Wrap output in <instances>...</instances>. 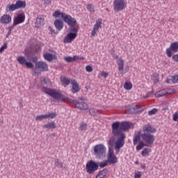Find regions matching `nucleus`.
I'll return each instance as SVG.
<instances>
[{"label": "nucleus", "instance_id": "obj_1", "mask_svg": "<svg viewBox=\"0 0 178 178\" xmlns=\"http://www.w3.org/2000/svg\"><path fill=\"white\" fill-rule=\"evenodd\" d=\"M42 90L44 94L49 95V97H51V98H54V99H59L65 104H73L75 105L76 108L80 109L81 111H87V109H88V104H87L86 102H80L77 100H74L70 97H65V95L62 94L60 90H56L55 89L47 87H43Z\"/></svg>", "mask_w": 178, "mask_h": 178}, {"label": "nucleus", "instance_id": "obj_2", "mask_svg": "<svg viewBox=\"0 0 178 178\" xmlns=\"http://www.w3.org/2000/svg\"><path fill=\"white\" fill-rule=\"evenodd\" d=\"M143 131H138L134 136V145H137L140 140H143V143H145L147 145H152L155 141V136L152 134L156 132V129L152 127L149 124L143 125Z\"/></svg>", "mask_w": 178, "mask_h": 178}, {"label": "nucleus", "instance_id": "obj_3", "mask_svg": "<svg viewBox=\"0 0 178 178\" xmlns=\"http://www.w3.org/2000/svg\"><path fill=\"white\" fill-rule=\"evenodd\" d=\"M112 133L117 134H124L123 131H127L130 129V123L129 122H119L116 121L111 124Z\"/></svg>", "mask_w": 178, "mask_h": 178}, {"label": "nucleus", "instance_id": "obj_4", "mask_svg": "<svg viewBox=\"0 0 178 178\" xmlns=\"http://www.w3.org/2000/svg\"><path fill=\"white\" fill-rule=\"evenodd\" d=\"M94 155L97 159H104L106 157V147L104 144L96 145L94 147Z\"/></svg>", "mask_w": 178, "mask_h": 178}, {"label": "nucleus", "instance_id": "obj_5", "mask_svg": "<svg viewBox=\"0 0 178 178\" xmlns=\"http://www.w3.org/2000/svg\"><path fill=\"white\" fill-rule=\"evenodd\" d=\"M99 168V162H95L92 160L89 161L86 163V171L88 175H94L97 170Z\"/></svg>", "mask_w": 178, "mask_h": 178}, {"label": "nucleus", "instance_id": "obj_6", "mask_svg": "<svg viewBox=\"0 0 178 178\" xmlns=\"http://www.w3.org/2000/svg\"><path fill=\"white\" fill-rule=\"evenodd\" d=\"M65 23H67L70 26V31L73 34H77L79 30L76 28V24H77V21L73 18L72 16L70 17H64Z\"/></svg>", "mask_w": 178, "mask_h": 178}, {"label": "nucleus", "instance_id": "obj_7", "mask_svg": "<svg viewBox=\"0 0 178 178\" xmlns=\"http://www.w3.org/2000/svg\"><path fill=\"white\" fill-rule=\"evenodd\" d=\"M115 137H118V139L115 141V149H120L124 145V138L126 136L124 134H117L116 133H112Z\"/></svg>", "mask_w": 178, "mask_h": 178}, {"label": "nucleus", "instance_id": "obj_8", "mask_svg": "<svg viewBox=\"0 0 178 178\" xmlns=\"http://www.w3.org/2000/svg\"><path fill=\"white\" fill-rule=\"evenodd\" d=\"M17 60L18 63H19V65H25V66H26L28 69H33V67H34V64H33V63L31 62L27 61V60L26 59V57L23 56H20L17 57Z\"/></svg>", "mask_w": 178, "mask_h": 178}, {"label": "nucleus", "instance_id": "obj_9", "mask_svg": "<svg viewBox=\"0 0 178 178\" xmlns=\"http://www.w3.org/2000/svg\"><path fill=\"white\" fill-rule=\"evenodd\" d=\"M178 51V42L171 43L169 48L166 49V54L168 58H172V52H177Z\"/></svg>", "mask_w": 178, "mask_h": 178}, {"label": "nucleus", "instance_id": "obj_10", "mask_svg": "<svg viewBox=\"0 0 178 178\" xmlns=\"http://www.w3.org/2000/svg\"><path fill=\"white\" fill-rule=\"evenodd\" d=\"M113 8L115 10L118 12H120V10H123L124 8H126V3L123 0H115L113 3Z\"/></svg>", "mask_w": 178, "mask_h": 178}, {"label": "nucleus", "instance_id": "obj_11", "mask_svg": "<svg viewBox=\"0 0 178 178\" xmlns=\"http://www.w3.org/2000/svg\"><path fill=\"white\" fill-rule=\"evenodd\" d=\"M26 20V15L24 13H18L13 19L14 26H17V24H22Z\"/></svg>", "mask_w": 178, "mask_h": 178}, {"label": "nucleus", "instance_id": "obj_12", "mask_svg": "<svg viewBox=\"0 0 178 178\" xmlns=\"http://www.w3.org/2000/svg\"><path fill=\"white\" fill-rule=\"evenodd\" d=\"M101 24H102V19L99 18L95 24L93 26V29L91 32V35L92 37H95V35L97 34V31H98V30L99 29H101Z\"/></svg>", "mask_w": 178, "mask_h": 178}, {"label": "nucleus", "instance_id": "obj_13", "mask_svg": "<svg viewBox=\"0 0 178 178\" xmlns=\"http://www.w3.org/2000/svg\"><path fill=\"white\" fill-rule=\"evenodd\" d=\"M35 69H38L40 72H48V64L43 61H38V63H36Z\"/></svg>", "mask_w": 178, "mask_h": 178}, {"label": "nucleus", "instance_id": "obj_14", "mask_svg": "<svg viewBox=\"0 0 178 178\" xmlns=\"http://www.w3.org/2000/svg\"><path fill=\"white\" fill-rule=\"evenodd\" d=\"M71 84L72 86V94H76L80 91V86L76 79L71 80Z\"/></svg>", "mask_w": 178, "mask_h": 178}, {"label": "nucleus", "instance_id": "obj_15", "mask_svg": "<svg viewBox=\"0 0 178 178\" xmlns=\"http://www.w3.org/2000/svg\"><path fill=\"white\" fill-rule=\"evenodd\" d=\"M77 37V34L70 32L67 33V37L64 38L65 44H70Z\"/></svg>", "mask_w": 178, "mask_h": 178}, {"label": "nucleus", "instance_id": "obj_16", "mask_svg": "<svg viewBox=\"0 0 178 178\" xmlns=\"http://www.w3.org/2000/svg\"><path fill=\"white\" fill-rule=\"evenodd\" d=\"M54 17L58 18L60 16H61V18L63 19V20L65 22V17H67L68 19L71 17L70 15H67L65 13H61L59 10H56L54 13L53 14Z\"/></svg>", "mask_w": 178, "mask_h": 178}, {"label": "nucleus", "instance_id": "obj_17", "mask_svg": "<svg viewBox=\"0 0 178 178\" xmlns=\"http://www.w3.org/2000/svg\"><path fill=\"white\" fill-rule=\"evenodd\" d=\"M10 22H12V17L9 15H3L0 19V22L2 24H8Z\"/></svg>", "mask_w": 178, "mask_h": 178}, {"label": "nucleus", "instance_id": "obj_18", "mask_svg": "<svg viewBox=\"0 0 178 178\" xmlns=\"http://www.w3.org/2000/svg\"><path fill=\"white\" fill-rule=\"evenodd\" d=\"M54 24V27L58 31H60V30L63 29V26H65L63 21H62L61 19L55 20Z\"/></svg>", "mask_w": 178, "mask_h": 178}, {"label": "nucleus", "instance_id": "obj_19", "mask_svg": "<svg viewBox=\"0 0 178 178\" xmlns=\"http://www.w3.org/2000/svg\"><path fill=\"white\" fill-rule=\"evenodd\" d=\"M42 26H44V17H42V15H39L36 19L35 26L37 29H40V27H42Z\"/></svg>", "mask_w": 178, "mask_h": 178}, {"label": "nucleus", "instance_id": "obj_20", "mask_svg": "<svg viewBox=\"0 0 178 178\" xmlns=\"http://www.w3.org/2000/svg\"><path fill=\"white\" fill-rule=\"evenodd\" d=\"M165 83L168 84H176L178 83V74L175 76H172L171 79L167 78L165 80Z\"/></svg>", "mask_w": 178, "mask_h": 178}, {"label": "nucleus", "instance_id": "obj_21", "mask_svg": "<svg viewBox=\"0 0 178 178\" xmlns=\"http://www.w3.org/2000/svg\"><path fill=\"white\" fill-rule=\"evenodd\" d=\"M27 4L26 3V1L18 0L15 3V6L17 7V9H24Z\"/></svg>", "mask_w": 178, "mask_h": 178}, {"label": "nucleus", "instance_id": "obj_22", "mask_svg": "<svg viewBox=\"0 0 178 178\" xmlns=\"http://www.w3.org/2000/svg\"><path fill=\"white\" fill-rule=\"evenodd\" d=\"M43 129H48L50 130L51 129H56V124L54 121L48 122L47 124H44L42 125Z\"/></svg>", "mask_w": 178, "mask_h": 178}, {"label": "nucleus", "instance_id": "obj_23", "mask_svg": "<svg viewBox=\"0 0 178 178\" xmlns=\"http://www.w3.org/2000/svg\"><path fill=\"white\" fill-rule=\"evenodd\" d=\"M77 59H79V56H74L73 57L72 56L64 57V60H65V62H67V63H72V62H75V60H77Z\"/></svg>", "mask_w": 178, "mask_h": 178}, {"label": "nucleus", "instance_id": "obj_24", "mask_svg": "<svg viewBox=\"0 0 178 178\" xmlns=\"http://www.w3.org/2000/svg\"><path fill=\"white\" fill-rule=\"evenodd\" d=\"M107 162L108 163H111L114 165L115 163H118V157L114 156H108V160Z\"/></svg>", "mask_w": 178, "mask_h": 178}, {"label": "nucleus", "instance_id": "obj_25", "mask_svg": "<svg viewBox=\"0 0 178 178\" xmlns=\"http://www.w3.org/2000/svg\"><path fill=\"white\" fill-rule=\"evenodd\" d=\"M89 113L91 116H98V115H101V111L97 108H90Z\"/></svg>", "mask_w": 178, "mask_h": 178}, {"label": "nucleus", "instance_id": "obj_26", "mask_svg": "<svg viewBox=\"0 0 178 178\" xmlns=\"http://www.w3.org/2000/svg\"><path fill=\"white\" fill-rule=\"evenodd\" d=\"M17 9L16 4H8L6 7V10L7 12H13L17 10Z\"/></svg>", "mask_w": 178, "mask_h": 178}, {"label": "nucleus", "instance_id": "obj_27", "mask_svg": "<svg viewBox=\"0 0 178 178\" xmlns=\"http://www.w3.org/2000/svg\"><path fill=\"white\" fill-rule=\"evenodd\" d=\"M138 145L136 146V151H140L142 148H144V147H149V145H147V143H144V142L141 140L138 141Z\"/></svg>", "mask_w": 178, "mask_h": 178}, {"label": "nucleus", "instance_id": "obj_28", "mask_svg": "<svg viewBox=\"0 0 178 178\" xmlns=\"http://www.w3.org/2000/svg\"><path fill=\"white\" fill-rule=\"evenodd\" d=\"M168 93V92L166 91V90L163 89L161 90H159L158 92H156L155 94V97L156 98H160V97H165V95H166Z\"/></svg>", "mask_w": 178, "mask_h": 178}, {"label": "nucleus", "instance_id": "obj_29", "mask_svg": "<svg viewBox=\"0 0 178 178\" xmlns=\"http://www.w3.org/2000/svg\"><path fill=\"white\" fill-rule=\"evenodd\" d=\"M44 58L46 60H48V62H51V60H54L55 55H53L51 53H46L45 54H44Z\"/></svg>", "mask_w": 178, "mask_h": 178}, {"label": "nucleus", "instance_id": "obj_30", "mask_svg": "<svg viewBox=\"0 0 178 178\" xmlns=\"http://www.w3.org/2000/svg\"><path fill=\"white\" fill-rule=\"evenodd\" d=\"M60 79L61 83H63V84H65V86H69V84L72 83V81H70V79L67 77L60 76Z\"/></svg>", "mask_w": 178, "mask_h": 178}, {"label": "nucleus", "instance_id": "obj_31", "mask_svg": "<svg viewBox=\"0 0 178 178\" xmlns=\"http://www.w3.org/2000/svg\"><path fill=\"white\" fill-rule=\"evenodd\" d=\"M118 70L119 72L123 71V69L124 67V60L120 59L118 61Z\"/></svg>", "mask_w": 178, "mask_h": 178}, {"label": "nucleus", "instance_id": "obj_32", "mask_svg": "<svg viewBox=\"0 0 178 178\" xmlns=\"http://www.w3.org/2000/svg\"><path fill=\"white\" fill-rule=\"evenodd\" d=\"M54 166L56 168H60V169H63V163L60 162V161L58 159H55Z\"/></svg>", "mask_w": 178, "mask_h": 178}, {"label": "nucleus", "instance_id": "obj_33", "mask_svg": "<svg viewBox=\"0 0 178 178\" xmlns=\"http://www.w3.org/2000/svg\"><path fill=\"white\" fill-rule=\"evenodd\" d=\"M140 108H141L139 106L136 105L134 107L129 108L128 111L130 113H134L136 111H140Z\"/></svg>", "mask_w": 178, "mask_h": 178}, {"label": "nucleus", "instance_id": "obj_34", "mask_svg": "<svg viewBox=\"0 0 178 178\" xmlns=\"http://www.w3.org/2000/svg\"><path fill=\"white\" fill-rule=\"evenodd\" d=\"M153 81L154 83H159V74L158 73L153 74Z\"/></svg>", "mask_w": 178, "mask_h": 178}, {"label": "nucleus", "instance_id": "obj_35", "mask_svg": "<svg viewBox=\"0 0 178 178\" xmlns=\"http://www.w3.org/2000/svg\"><path fill=\"white\" fill-rule=\"evenodd\" d=\"M124 88L125 90H131V88H133V85L131 83V82H125L124 84Z\"/></svg>", "mask_w": 178, "mask_h": 178}, {"label": "nucleus", "instance_id": "obj_36", "mask_svg": "<svg viewBox=\"0 0 178 178\" xmlns=\"http://www.w3.org/2000/svg\"><path fill=\"white\" fill-rule=\"evenodd\" d=\"M44 119H47V114L40 115L35 117V120H38V121L44 120Z\"/></svg>", "mask_w": 178, "mask_h": 178}, {"label": "nucleus", "instance_id": "obj_37", "mask_svg": "<svg viewBox=\"0 0 178 178\" xmlns=\"http://www.w3.org/2000/svg\"><path fill=\"white\" fill-rule=\"evenodd\" d=\"M56 113H50L49 114H46V118L47 119H55V117L56 116Z\"/></svg>", "mask_w": 178, "mask_h": 178}, {"label": "nucleus", "instance_id": "obj_38", "mask_svg": "<svg viewBox=\"0 0 178 178\" xmlns=\"http://www.w3.org/2000/svg\"><path fill=\"white\" fill-rule=\"evenodd\" d=\"M108 161L105 160L104 161H102L100 163H99V168H105L106 166H108Z\"/></svg>", "mask_w": 178, "mask_h": 178}, {"label": "nucleus", "instance_id": "obj_39", "mask_svg": "<svg viewBox=\"0 0 178 178\" xmlns=\"http://www.w3.org/2000/svg\"><path fill=\"white\" fill-rule=\"evenodd\" d=\"M158 112L156 108H153L148 111L149 116H152V115H155Z\"/></svg>", "mask_w": 178, "mask_h": 178}, {"label": "nucleus", "instance_id": "obj_40", "mask_svg": "<svg viewBox=\"0 0 178 178\" xmlns=\"http://www.w3.org/2000/svg\"><path fill=\"white\" fill-rule=\"evenodd\" d=\"M108 145H110V147L113 148V145H115V138H111L109 139Z\"/></svg>", "mask_w": 178, "mask_h": 178}, {"label": "nucleus", "instance_id": "obj_41", "mask_svg": "<svg viewBox=\"0 0 178 178\" xmlns=\"http://www.w3.org/2000/svg\"><path fill=\"white\" fill-rule=\"evenodd\" d=\"M148 148H145L142 152H141V155L142 156H147L149 154Z\"/></svg>", "mask_w": 178, "mask_h": 178}, {"label": "nucleus", "instance_id": "obj_42", "mask_svg": "<svg viewBox=\"0 0 178 178\" xmlns=\"http://www.w3.org/2000/svg\"><path fill=\"white\" fill-rule=\"evenodd\" d=\"M113 147H108V156H114Z\"/></svg>", "mask_w": 178, "mask_h": 178}, {"label": "nucleus", "instance_id": "obj_43", "mask_svg": "<svg viewBox=\"0 0 178 178\" xmlns=\"http://www.w3.org/2000/svg\"><path fill=\"white\" fill-rule=\"evenodd\" d=\"M8 48V43H4L3 46L0 48V53L2 54L5 49Z\"/></svg>", "mask_w": 178, "mask_h": 178}, {"label": "nucleus", "instance_id": "obj_44", "mask_svg": "<svg viewBox=\"0 0 178 178\" xmlns=\"http://www.w3.org/2000/svg\"><path fill=\"white\" fill-rule=\"evenodd\" d=\"M87 9H88V10H89V12H94V6H92L91 4H88L87 6Z\"/></svg>", "mask_w": 178, "mask_h": 178}, {"label": "nucleus", "instance_id": "obj_45", "mask_svg": "<svg viewBox=\"0 0 178 178\" xmlns=\"http://www.w3.org/2000/svg\"><path fill=\"white\" fill-rule=\"evenodd\" d=\"M86 72H88V73H91V72H92V67L91 65H87L86 67Z\"/></svg>", "mask_w": 178, "mask_h": 178}, {"label": "nucleus", "instance_id": "obj_46", "mask_svg": "<svg viewBox=\"0 0 178 178\" xmlns=\"http://www.w3.org/2000/svg\"><path fill=\"white\" fill-rule=\"evenodd\" d=\"M38 58L37 57H32V62L35 63V67H37V63H38Z\"/></svg>", "mask_w": 178, "mask_h": 178}, {"label": "nucleus", "instance_id": "obj_47", "mask_svg": "<svg viewBox=\"0 0 178 178\" xmlns=\"http://www.w3.org/2000/svg\"><path fill=\"white\" fill-rule=\"evenodd\" d=\"M177 119H178V112H176V113L173 115L172 120H174V122H177Z\"/></svg>", "mask_w": 178, "mask_h": 178}, {"label": "nucleus", "instance_id": "obj_48", "mask_svg": "<svg viewBox=\"0 0 178 178\" xmlns=\"http://www.w3.org/2000/svg\"><path fill=\"white\" fill-rule=\"evenodd\" d=\"M134 178H141V172H135Z\"/></svg>", "mask_w": 178, "mask_h": 178}, {"label": "nucleus", "instance_id": "obj_49", "mask_svg": "<svg viewBox=\"0 0 178 178\" xmlns=\"http://www.w3.org/2000/svg\"><path fill=\"white\" fill-rule=\"evenodd\" d=\"M172 59L174 62H178V54L173 55Z\"/></svg>", "mask_w": 178, "mask_h": 178}, {"label": "nucleus", "instance_id": "obj_50", "mask_svg": "<svg viewBox=\"0 0 178 178\" xmlns=\"http://www.w3.org/2000/svg\"><path fill=\"white\" fill-rule=\"evenodd\" d=\"M108 72H102V73H101V76H102L103 77H104V79H106L107 77H108Z\"/></svg>", "mask_w": 178, "mask_h": 178}, {"label": "nucleus", "instance_id": "obj_51", "mask_svg": "<svg viewBox=\"0 0 178 178\" xmlns=\"http://www.w3.org/2000/svg\"><path fill=\"white\" fill-rule=\"evenodd\" d=\"M87 129V124H83L80 126V130L83 131Z\"/></svg>", "mask_w": 178, "mask_h": 178}, {"label": "nucleus", "instance_id": "obj_52", "mask_svg": "<svg viewBox=\"0 0 178 178\" xmlns=\"http://www.w3.org/2000/svg\"><path fill=\"white\" fill-rule=\"evenodd\" d=\"M152 94H154V90H152L150 92H149L146 96H145V98H149V97H151V95H152Z\"/></svg>", "mask_w": 178, "mask_h": 178}, {"label": "nucleus", "instance_id": "obj_53", "mask_svg": "<svg viewBox=\"0 0 178 178\" xmlns=\"http://www.w3.org/2000/svg\"><path fill=\"white\" fill-rule=\"evenodd\" d=\"M44 5H49L51 3V0H42Z\"/></svg>", "mask_w": 178, "mask_h": 178}, {"label": "nucleus", "instance_id": "obj_54", "mask_svg": "<svg viewBox=\"0 0 178 178\" xmlns=\"http://www.w3.org/2000/svg\"><path fill=\"white\" fill-rule=\"evenodd\" d=\"M16 25H15V22H13V25L11 26L8 27V31H12V30H13V29H15Z\"/></svg>", "mask_w": 178, "mask_h": 178}, {"label": "nucleus", "instance_id": "obj_55", "mask_svg": "<svg viewBox=\"0 0 178 178\" xmlns=\"http://www.w3.org/2000/svg\"><path fill=\"white\" fill-rule=\"evenodd\" d=\"M50 32L51 33V34H58V32H55V31L54 29H52V28L49 27Z\"/></svg>", "mask_w": 178, "mask_h": 178}, {"label": "nucleus", "instance_id": "obj_56", "mask_svg": "<svg viewBox=\"0 0 178 178\" xmlns=\"http://www.w3.org/2000/svg\"><path fill=\"white\" fill-rule=\"evenodd\" d=\"M43 83H44V84H48L49 83V80L44 79Z\"/></svg>", "mask_w": 178, "mask_h": 178}, {"label": "nucleus", "instance_id": "obj_57", "mask_svg": "<svg viewBox=\"0 0 178 178\" xmlns=\"http://www.w3.org/2000/svg\"><path fill=\"white\" fill-rule=\"evenodd\" d=\"M84 59V57H79L78 56V58H77V60H83Z\"/></svg>", "mask_w": 178, "mask_h": 178}, {"label": "nucleus", "instance_id": "obj_58", "mask_svg": "<svg viewBox=\"0 0 178 178\" xmlns=\"http://www.w3.org/2000/svg\"><path fill=\"white\" fill-rule=\"evenodd\" d=\"M12 34V31H8L6 37H9V35Z\"/></svg>", "mask_w": 178, "mask_h": 178}, {"label": "nucleus", "instance_id": "obj_59", "mask_svg": "<svg viewBox=\"0 0 178 178\" xmlns=\"http://www.w3.org/2000/svg\"><path fill=\"white\" fill-rule=\"evenodd\" d=\"M141 168H142V169H145V165H142Z\"/></svg>", "mask_w": 178, "mask_h": 178}, {"label": "nucleus", "instance_id": "obj_60", "mask_svg": "<svg viewBox=\"0 0 178 178\" xmlns=\"http://www.w3.org/2000/svg\"><path fill=\"white\" fill-rule=\"evenodd\" d=\"M51 102H56V101H55V100H52V99H51Z\"/></svg>", "mask_w": 178, "mask_h": 178}, {"label": "nucleus", "instance_id": "obj_61", "mask_svg": "<svg viewBox=\"0 0 178 178\" xmlns=\"http://www.w3.org/2000/svg\"><path fill=\"white\" fill-rule=\"evenodd\" d=\"M136 164H138V162H136Z\"/></svg>", "mask_w": 178, "mask_h": 178}, {"label": "nucleus", "instance_id": "obj_62", "mask_svg": "<svg viewBox=\"0 0 178 178\" xmlns=\"http://www.w3.org/2000/svg\"><path fill=\"white\" fill-rule=\"evenodd\" d=\"M81 100H83V98H81Z\"/></svg>", "mask_w": 178, "mask_h": 178}, {"label": "nucleus", "instance_id": "obj_63", "mask_svg": "<svg viewBox=\"0 0 178 178\" xmlns=\"http://www.w3.org/2000/svg\"><path fill=\"white\" fill-rule=\"evenodd\" d=\"M165 109H168V108H165Z\"/></svg>", "mask_w": 178, "mask_h": 178}]
</instances>
